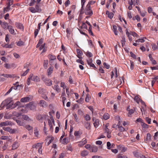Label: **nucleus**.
Segmentation results:
<instances>
[{
    "label": "nucleus",
    "instance_id": "obj_61",
    "mask_svg": "<svg viewBox=\"0 0 158 158\" xmlns=\"http://www.w3.org/2000/svg\"><path fill=\"white\" fill-rule=\"evenodd\" d=\"M103 64L104 66L106 68V69H109L110 68V65L108 64H107L106 62H104Z\"/></svg>",
    "mask_w": 158,
    "mask_h": 158
},
{
    "label": "nucleus",
    "instance_id": "obj_53",
    "mask_svg": "<svg viewBox=\"0 0 158 158\" xmlns=\"http://www.w3.org/2000/svg\"><path fill=\"white\" fill-rule=\"evenodd\" d=\"M106 145L108 149H110L112 148L111 147V143L110 142H107Z\"/></svg>",
    "mask_w": 158,
    "mask_h": 158
},
{
    "label": "nucleus",
    "instance_id": "obj_52",
    "mask_svg": "<svg viewBox=\"0 0 158 158\" xmlns=\"http://www.w3.org/2000/svg\"><path fill=\"white\" fill-rule=\"evenodd\" d=\"M63 143L65 144H67L69 142V140L68 138H65L63 139Z\"/></svg>",
    "mask_w": 158,
    "mask_h": 158
},
{
    "label": "nucleus",
    "instance_id": "obj_18",
    "mask_svg": "<svg viewBox=\"0 0 158 158\" xmlns=\"http://www.w3.org/2000/svg\"><path fill=\"white\" fill-rule=\"evenodd\" d=\"M16 27L19 29L23 30L24 27L23 25L19 23L16 22L15 23Z\"/></svg>",
    "mask_w": 158,
    "mask_h": 158
},
{
    "label": "nucleus",
    "instance_id": "obj_11",
    "mask_svg": "<svg viewBox=\"0 0 158 158\" xmlns=\"http://www.w3.org/2000/svg\"><path fill=\"white\" fill-rule=\"evenodd\" d=\"M39 104L40 106L43 108H45L47 106V104L46 102L43 100H41L40 101Z\"/></svg>",
    "mask_w": 158,
    "mask_h": 158
},
{
    "label": "nucleus",
    "instance_id": "obj_57",
    "mask_svg": "<svg viewBox=\"0 0 158 158\" xmlns=\"http://www.w3.org/2000/svg\"><path fill=\"white\" fill-rule=\"evenodd\" d=\"M39 30L38 29H35L34 31V37L35 38H36L38 33H39Z\"/></svg>",
    "mask_w": 158,
    "mask_h": 158
},
{
    "label": "nucleus",
    "instance_id": "obj_5",
    "mask_svg": "<svg viewBox=\"0 0 158 158\" xmlns=\"http://www.w3.org/2000/svg\"><path fill=\"white\" fill-rule=\"evenodd\" d=\"M42 79L43 80L47 86H50L52 85V81L50 79L45 78L44 77H42Z\"/></svg>",
    "mask_w": 158,
    "mask_h": 158
},
{
    "label": "nucleus",
    "instance_id": "obj_33",
    "mask_svg": "<svg viewBox=\"0 0 158 158\" xmlns=\"http://www.w3.org/2000/svg\"><path fill=\"white\" fill-rule=\"evenodd\" d=\"M25 128L29 131H31V132L32 131L33 127L30 125H27L25 126Z\"/></svg>",
    "mask_w": 158,
    "mask_h": 158
},
{
    "label": "nucleus",
    "instance_id": "obj_20",
    "mask_svg": "<svg viewBox=\"0 0 158 158\" xmlns=\"http://www.w3.org/2000/svg\"><path fill=\"white\" fill-rule=\"evenodd\" d=\"M42 143H38L35 144L32 146L33 148H36V149L40 148H42Z\"/></svg>",
    "mask_w": 158,
    "mask_h": 158
},
{
    "label": "nucleus",
    "instance_id": "obj_16",
    "mask_svg": "<svg viewBox=\"0 0 158 158\" xmlns=\"http://www.w3.org/2000/svg\"><path fill=\"white\" fill-rule=\"evenodd\" d=\"M109 126V123H106V124L104 126V125H103L104 127V129L105 131V132L106 133H109L110 132V130L108 129V127Z\"/></svg>",
    "mask_w": 158,
    "mask_h": 158
},
{
    "label": "nucleus",
    "instance_id": "obj_58",
    "mask_svg": "<svg viewBox=\"0 0 158 158\" xmlns=\"http://www.w3.org/2000/svg\"><path fill=\"white\" fill-rule=\"evenodd\" d=\"M152 48L154 50H156L158 48L157 46L154 44H153L152 45Z\"/></svg>",
    "mask_w": 158,
    "mask_h": 158
},
{
    "label": "nucleus",
    "instance_id": "obj_43",
    "mask_svg": "<svg viewBox=\"0 0 158 158\" xmlns=\"http://www.w3.org/2000/svg\"><path fill=\"white\" fill-rule=\"evenodd\" d=\"M141 125L144 128H148L149 127V126L144 123L143 122H142L141 124Z\"/></svg>",
    "mask_w": 158,
    "mask_h": 158
},
{
    "label": "nucleus",
    "instance_id": "obj_63",
    "mask_svg": "<svg viewBox=\"0 0 158 158\" xmlns=\"http://www.w3.org/2000/svg\"><path fill=\"white\" fill-rule=\"evenodd\" d=\"M69 82L70 84H73V80L71 76H70L69 77Z\"/></svg>",
    "mask_w": 158,
    "mask_h": 158
},
{
    "label": "nucleus",
    "instance_id": "obj_9",
    "mask_svg": "<svg viewBox=\"0 0 158 158\" xmlns=\"http://www.w3.org/2000/svg\"><path fill=\"white\" fill-rule=\"evenodd\" d=\"M87 143V140L85 138H83L82 140L81 141L78 142L77 143H78V145L79 146L81 147L83 146L85 144Z\"/></svg>",
    "mask_w": 158,
    "mask_h": 158
},
{
    "label": "nucleus",
    "instance_id": "obj_17",
    "mask_svg": "<svg viewBox=\"0 0 158 158\" xmlns=\"http://www.w3.org/2000/svg\"><path fill=\"white\" fill-rule=\"evenodd\" d=\"M151 134L149 133H147V134L146 138L144 139V141L146 143H148L149 141L151 140Z\"/></svg>",
    "mask_w": 158,
    "mask_h": 158
},
{
    "label": "nucleus",
    "instance_id": "obj_22",
    "mask_svg": "<svg viewBox=\"0 0 158 158\" xmlns=\"http://www.w3.org/2000/svg\"><path fill=\"white\" fill-rule=\"evenodd\" d=\"M12 139L10 137H8L7 136H2L1 137L0 139L7 140L8 141H11Z\"/></svg>",
    "mask_w": 158,
    "mask_h": 158
},
{
    "label": "nucleus",
    "instance_id": "obj_14",
    "mask_svg": "<svg viewBox=\"0 0 158 158\" xmlns=\"http://www.w3.org/2000/svg\"><path fill=\"white\" fill-rule=\"evenodd\" d=\"M48 58L49 59V62L52 63V60H54L56 59V56L52 54H49L48 56Z\"/></svg>",
    "mask_w": 158,
    "mask_h": 158
},
{
    "label": "nucleus",
    "instance_id": "obj_19",
    "mask_svg": "<svg viewBox=\"0 0 158 158\" xmlns=\"http://www.w3.org/2000/svg\"><path fill=\"white\" fill-rule=\"evenodd\" d=\"M19 143L17 142L14 143L12 145V150H15L19 146Z\"/></svg>",
    "mask_w": 158,
    "mask_h": 158
},
{
    "label": "nucleus",
    "instance_id": "obj_62",
    "mask_svg": "<svg viewBox=\"0 0 158 158\" xmlns=\"http://www.w3.org/2000/svg\"><path fill=\"white\" fill-rule=\"evenodd\" d=\"M36 1L35 0H31L29 3V6H33L34 4L36 2Z\"/></svg>",
    "mask_w": 158,
    "mask_h": 158
},
{
    "label": "nucleus",
    "instance_id": "obj_60",
    "mask_svg": "<svg viewBox=\"0 0 158 158\" xmlns=\"http://www.w3.org/2000/svg\"><path fill=\"white\" fill-rule=\"evenodd\" d=\"M130 63L131 64V66H130L131 69V70H132L134 68V63L131 60L130 61Z\"/></svg>",
    "mask_w": 158,
    "mask_h": 158
},
{
    "label": "nucleus",
    "instance_id": "obj_45",
    "mask_svg": "<svg viewBox=\"0 0 158 158\" xmlns=\"http://www.w3.org/2000/svg\"><path fill=\"white\" fill-rule=\"evenodd\" d=\"M48 64V60H45L44 61V66L45 69H47Z\"/></svg>",
    "mask_w": 158,
    "mask_h": 158
},
{
    "label": "nucleus",
    "instance_id": "obj_41",
    "mask_svg": "<svg viewBox=\"0 0 158 158\" xmlns=\"http://www.w3.org/2000/svg\"><path fill=\"white\" fill-rule=\"evenodd\" d=\"M34 133L35 136L37 137L39 135V131L37 127L35 128Z\"/></svg>",
    "mask_w": 158,
    "mask_h": 158
},
{
    "label": "nucleus",
    "instance_id": "obj_32",
    "mask_svg": "<svg viewBox=\"0 0 158 158\" xmlns=\"http://www.w3.org/2000/svg\"><path fill=\"white\" fill-rule=\"evenodd\" d=\"M60 86L63 88L62 91H65V89H66L67 87L65 85V84L64 82H61L60 83Z\"/></svg>",
    "mask_w": 158,
    "mask_h": 158
},
{
    "label": "nucleus",
    "instance_id": "obj_12",
    "mask_svg": "<svg viewBox=\"0 0 158 158\" xmlns=\"http://www.w3.org/2000/svg\"><path fill=\"white\" fill-rule=\"evenodd\" d=\"M12 125V123L11 122L7 121L0 123V127H2L3 126H7L8 125Z\"/></svg>",
    "mask_w": 158,
    "mask_h": 158
},
{
    "label": "nucleus",
    "instance_id": "obj_24",
    "mask_svg": "<svg viewBox=\"0 0 158 158\" xmlns=\"http://www.w3.org/2000/svg\"><path fill=\"white\" fill-rule=\"evenodd\" d=\"M94 125L95 128L98 127L100 125L99 120L98 119H95V121L94 123Z\"/></svg>",
    "mask_w": 158,
    "mask_h": 158
},
{
    "label": "nucleus",
    "instance_id": "obj_2",
    "mask_svg": "<svg viewBox=\"0 0 158 158\" xmlns=\"http://www.w3.org/2000/svg\"><path fill=\"white\" fill-rule=\"evenodd\" d=\"M29 10L32 13H40L42 11L40 4H36L34 7H31Z\"/></svg>",
    "mask_w": 158,
    "mask_h": 158
},
{
    "label": "nucleus",
    "instance_id": "obj_15",
    "mask_svg": "<svg viewBox=\"0 0 158 158\" xmlns=\"http://www.w3.org/2000/svg\"><path fill=\"white\" fill-rule=\"evenodd\" d=\"M31 99L29 97L23 98L20 100V102H29Z\"/></svg>",
    "mask_w": 158,
    "mask_h": 158
},
{
    "label": "nucleus",
    "instance_id": "obj_35",
    "mask_svg": "<svg viewBox=\"0 0 158 158\" xmlns=\"http://www.w3.org/2000/svg\"><path fill=\"white\" fill-rule=\"evenodd\" d=\"M22 118L24 120L27 121H31V119L29 118V117L26 115H23L22 116Z\"/></svg>",
    "mask_w": 158,
    "mask_h": 158
},
{
    "label": "nucleus",
    "instance_id": "obj_34",
    "mask_svg": "<svg viewBox=\"0 0 158 158\" xmlns=\"http://www.w3.org/2000/svg\"><path fill=\"white\" fill-rule=\"evenodd\" d=\"M38 92L41 95L44 93H46V90L42 88H40L38 90Z\"/></svg>",
    "mask_w": 158,
    "mask_h": 158
},
{
    "label": "nucleus",
    "instance_id": "obj_8",
    "mask_svg": "<svg viewBox=\"0 0 158 158\" xmlns=\"http://www.w3.org/2000/svg\"><path fill=\"white\" fill-rule=\"evenodd\" d=\"M117 148L122 152H125L127 150V148L123 145H119L117 146Z\"/></svg>",
    "mask_w": 158,
    "mask_h": 158
},
{
    "label": "nucleus",
    "instance_id": "obj_21",
    "mask_svg": "<svg viewBox=\"0 0 158 158\" xmlns=\"http://www.w3.org/2000/svg\"><path fill=\"white\" fill-rule=\"evenodd\" d=\"M52 87L57 93H59L60 91V89L58 85H54L53 86H52Z\"/></svg>",
    "mask_w": 158,
    "mask_h": 158
},
{
    "label": "nucleus",
    "instance_id": "obj_36",
    "mask_svg": "<svg viewBox=\"0 0 158 158\" xmlns=\"http://www.w3.org/2000/svg\"><path fill=\"white\" fill-rule=\"evenodd\" d=\"M36 118L38 120L40 121H42L43 120V118L41 114H39L37 116Z\"/></svg>",
    "mask_w": 158,
    "mask_h": 158
},
{
    "label": "nucleus",
    "instance_id": "obj_40",
    "mask_svg": "<svg viewBox=\"0 0 158 158\" xmlns=\"http://www.w3.org/2000/svg\"><path fill=\"white\" fill-rule=\"evenodd\" d=\"M2 76H3L5 77L8 78V77H14V75H11L10 74H2Z\"/></svg>",
    "mask_w": 158,
    "mask_h": 158
},
{
    "label": "nucleus",
    "instance_id": "obj_59",
    "mask_svg": "<svg viewBox=\"0 0 158 158\" xmlns=\"http://www.w3.org/2000/svg\"><path fill=\"white\" fill-rule=\"evenodd\" d=\"M16 121L18 124L20 126H23V123L19 120H16Z\"/></svg>",
    "mask_w": 158,
    "mask_h": 158
},
{
    "label": "nucleus",
    "instance_id": "obj_46",
    "mask_svg": "<svg viewBox=\"0 0 158 158\" xmlns=\"http://www.w3.org/2000/svg\"><path fill=\"white\" fill-rule=\"evenodd\" d=\"M46 93H44L41 95L42 97L44 98L45 100L48 101H49V98L45 94Z\"/></svg>",
    "mask_w": 158,
    "mask_h": 158
},
{
    "label": "nucleus",
    "instance_id": "obj_10",
    "mask_svg": "<svg viewBox=\"0 0 158 158\" xmlns=\"http://www.w3.org/2000/svg\"><path fill=\"white\" fill-rule=\"evenodd\" d=\"M54 138L52 136H48L47 137L46 140V141H48V142L46 144L47 146H48L50 143H51L54 140Z\"/></svg>",
    "mask_w": 158,
    "mask_h": 158
},
{
    "label": "nucleus",
    "instance_id": "obj_64",
    "mask_svg": "<svg viewBox=\"0 0 158 158\" xmlns=\"http://www.w3.org/2000/svg\"><path fill=\"white\" fill-rule=\"evenodd\" d=\"M117 157L118 158H127L126 156L123 155L121 154L118 155Z\"/></svg>",
    "mask_w": 158,
    "mask_h": 158
},
{
    "label": "nucleus",
    "instance_id": "obj_54",
    "mask_svg": "<svg viewBox=\"0 0 158 158\" xmlns=\"http://www.w3.org/2000/svg\"><path fill=\"white\" fill-rule=\"evenodd\" d=\"M89 33L92 35H93V33L92 31V26L89 27L88 29Z\"/></svg>",
    "mask_w": 158,
    "mask_h": 158
},
{
    "label": "nucleus",
    "instance_id": "obj_28",
    "mask_svg": "<svg viewBox=\"0 0 158 158\" xmlns=\"http://www.w3.org/2000/svg\"><path fill=\"white\" fill-rule=\"evenodd\" d=\"M98 148L96 146H91L90 151L92 152H96L98 151Z\"/></svg>",
    "mask_w": 158,
    "mask_h": 158
},
{
    "label": "nucleus",
    "instance_id": "obj_7",
    "mask_svg": "<svg viewBox=\"0 0 158 158\" xmlns=\"http://www.w3.org/2000/svg\"><path fill=\"white\" fill-rule=\"evenodd\" d=\"M26 106L27 108H29L31 110H34L35 109L34 104L32 102L26 104Z\"/></svg>",
    "mask_w": 158,
    "mask_h": 158
},
{
    "label": "nucleus",
    "instance_id": "obj_56",
    "mask_svg": "<svg viewBox=\"0 0 158 158\" xmlns=\"http://www.w3.org/2000/svg\"><path fill=\"white\" fill-rule=\"evenodd\" d=\"M4 67L6 69H9L11 68L10 64L8 63H6L4 64Z\"/></svg>",
    "mask_w": 158,
    "mask_h": 158
},
{
    "label": "nucleus",
    "instance_id": "obj_4",
    "mask_svg": "<svg viewBox=\"0 0 158 158\" xmlns=\"http://www.w3.org/2000/svg\"><path fill=\"white\" fill-rule=\"evenodd\" d=\"M84 13L86 15L91 16L93 14L92 10L91 8V6L89 4H87L84 10Z\"/></svg>",
    "mask_w": 158,
    "mask_h": 158
},
{
    "label": "nucleus",
    "instance_id": "obj_1",
    "mask_svg": "<svg viewBox=\"0 0 158 158\" xmlns=\"http://www.w3.org/2000/svg\"><path fill=\"white\" fill-rule=\"evenodd\" d=\"M13 105H14V104L12 98H8L2 102L1 106H6L7 109H11L14 108H12Z\"/></svg>",
    "mask_w": 158,
    "mask_h": 158
},
{
    "label": "nucleus",
    "instance_id": "obj_39",
    "mask_svg": "<svg viewBox=\"0 0 158 158\" xmlns=\"http://www.w3.org/2000/svg\"><path fill=\"white\" fill-rule=\"evenodd\" d=\"M12 114L13 115L15 116L16 117H18L21 116V113H18L16 112H12Z\"/></svg>",
    "mask_w": 158,
    "mask_h": 158
},
{
    "label": "nucleus",
    "instance_id": "obj_44",
    "mask_svg": "<svg viewBox=\"0 0 158 158\" xmlns=\"http://www.w3.org/2000/svg\"><path fill=\"white\" fill-rule=\"evenodd\" d=\"M77 52L78 55L79 56H78V57L79 58H80L79 56H81L83 54L82 52L79 49H77Z\"/></svg>",
    "mask_w": 158,
    "mask_h": 158
},
{
    "label": "nucleus",
    "instance_id": "obj_37",
    "mask_svg": "<svg viewBox=\"0 0 158 158\" xmlns=\"http://www.w3.org/2000/svg\"><path fill=\"white\" fill-rule=\"evenodd\" d=\"M103 118L105 120H107L110 118V115L108 113H105L103 115Z\"/></svg>",
    "mask_w": 158,
    "mask_h": 158
},
{
    "label": "nucleus",
    "instance_id": "obj_42",
    "mask_svg": "<svg viewBox=\"0 0 158 158\" xmlns=\"http://www.w3.org/2000/svg\"><path fill=\"white\" fill-rule=\"evenodd\" d=\"M84 118L85 120L86 121H89L91 119V117L88 114H86Z\"/></svg>",
    "mask_w": 158,
    "mask_h": 158
},
{
    "label": "nucleus",
    "instance_id": "obj_31",
    "mask_svg": "<svg viewBox=\"0 0 158 158\" xmlns=\"http://www.w3.org/2000/svg\"><path fill=\"white\" fill-rule=\"evenodd\" d=\"M84 126L85 128L89 130L90 129V124L88 122H85Z\"/></svg>",
    "mask_w": 158,
    "mask_h": 158
},
{
    "label": "nucleus",
    "instance_id": "obj_23",
    "mask_svg": "<svg viewBox=\"0 0 158 158\" xmlns=\"http://www.w3.org/2000/svg\"><path fill=\"white\" fill-rule=\"evenodd\" d=\"M53 67V66L50 67L47 70L48 75V76L51 75L52 73Z\"/></svg>",
    "mask_w": 158,
    "mask_h": 158
},
{
    "label": "nucleus",
    "instance_id": "obj_3",
    "mask_svg": "<svg viewBox=\"0 0 158 158\" xmlns=\"http://www.w3.org/2000/svg\"><path fill=\"white\" fill-rule=\"evenodd\" d=\"M32 80L35 82L40 81V80L39 77L37 76L34 75L32 73L31 74L27 80V84L29 85L31 83V81Z\"/></svg>",
    "mask_w": 158,
    "mask_h": 158
},
{
    "label": "nucleus",
    "instance_id": "obj_51",
    "mask_svg": "<svg viewBox=\"0 0 158 158\" xmlns=\"http://www.w3.org/2000/svg\"><path fill=\"white\" fill-rule=\"evenodd\" d=\"M88 43L90 47V48H92L94 47V46L93 45L92 41L91 40H88Z\"/></svg>",
    "mask_w": 158,
    "mask_h": 158
},
{
    "label": "nucleus",
    "instance_id": "obj_50",
    "mask_svg": "<svg viewBox=\"0 0 158 158\" xmlns=\"http://www.w3.org/2000/svg\"><path fill=\"white\" fill-rule=\"evenodd\" d=\"M81 29H85L87 30V26L85 23H82V26L81 27Z\"/></svg>",
    "mask_w": 158,
    "mask_h": 158
},
{
    "label": "nucleus",
    "instance_id": "obj_27",
    "mask_svg": "<svg viewBox=\"0 0 158 158\" xmlns=\"http://www.w3.org/2000/svg\"><path fill=\"white\" fill-rule=\"evenodd\" d=\"M122 40H121V42L122 44V45L123 47V46H124L125 42V35H123L121 37Z\"/></svg>",
    "mask_w": 158,
    "mask_h": 158
},
{
    "label": "nucleus",
    "instance_id": "obj_25",
    "mask_svg": "<svg viewBox=\"0 0 158 158\" xmlns=\"http://www.w3.org/2000/svg\"><path fill=\"white\" fill-rule=\"evenodd\" d=\"M82 134V132L81 131H76L74 132V135L77 138H80Z\"/></svg>",
    "mask_w": 158,
    "mask_h": 158
},
{
    "label": "nucleus",
    "instance_id": "obj_26",
    "mask_svg": "<svg viewBox=\"0 0 158 158\" xmlns=\"http://www.w3.org/2000/svg\"><path fill=\"white\" fill-rule=\"evenodd\" d=\"M1 27L4 29H8V23L5 22H3L2 23Z\"/></svg>",
    "mask_w": 158,
    "mask_h": 158
},
{
    "label": "nucleus",
    "instance_id": "obj_48",
    "mask_svg": "<svg viewBox=\"0 0 158 158\" xmlns=\"http://www.w3.org/2000/svg\"><path fill=\"white\" fill-rule=\"evenodd\" d=\"M134 111L133 109H131L130 110H129L128 116L129 117H131V115L134 113Z\"/></svg>",
    "mask_w": 158,
    "mask_h": 158
},
{
    "label": "nucleus",
    "instance_id": "obj_29",
    "mask_svg": "<svg viewBox=\"0 0 158 158\" xmlns=\"http://www.w3.org/2000/svg\"><path fill=\"white\" fill-rule=\"evenodd\" d=\"M106 14L108 15V17L110 19H111L113 17L114 14L112 12H110L108 11H106Z\"/></svg>",
    "mask_w": 158,
    "mask_h": 158
},
{
    "label": "nucleus",
    "instance_id": "obj_47",
    "mask_svg": "<svg viewBox=\"0 0 158 158\" xmlns=\"http://www.w3.org/2000/svg\"><path fill=\"white\" fill-rule=\"evenodd\" d=\"M90 96L89 94H87L86 95V97L85 99V101L86 102H89L90 100Z\"/></svg>",
    "mask_w": 158,
    "mask_h": 158
},
{
    "label": "nucleus",
    "instance_id": "obj_30",
    "mask_svg": "<svg viewBox=\"0 0 158 158\" xmlns=\"http://www.w3.org/2000/svg\"><path fill=\"white\" fill-rule=\"evenodd\" d=\"M88 154V152L87 151L84 150L82 151L81 153V156L83 157H85Z\"/></svg>",
    "mask_w": 158,
    "mask_h": 158
},
{
    "label": "nucleus",
    "instance_id": "obj_55",
    "mask_svg": "<svg viewBox=\"0 0 158 158\" xmlns=\"http://www.w3.org/2000/svg\"><path fill=\"white\" fill-rule=\"evenodd\" d=\"M85 54H86V56H87L89 57H91L93 56L91 52H88V51L86 52Z\"/></svg>",
    "mask_w": 158,
    "mask_h": 158
},
{
    "label": "nucleus",
    "instance_id": "obj_38",
    "mask_svg": "<svg viewBox=\"0 0 158 158\" xmlns=\"http://www.w3.org/2000/svg\"><path fill=\"white\" fill-rule=\"evenodd\" d=\"M16 44L17 45L19 46H21L24 45V42L21 40L19 41L18 42H16Z\"/></svg>",
    "mask_w": 158,
    "mask_h": 158
},
{
    "label": "nucleus",
    "instance_id": "obj_13",
    "mask_svg": "<svg viewBox=\"0 0 158 158\" xmlns=\"http://www.w3.org/2000/svg\"><path fill=\"white\" fill-rule=\"evenodd\" d=\"M7 29L9 30V32L12 35H15L16 34L13 27L9 25L8 26Z\"/></svg>",
    "mask_w": 158,
    "mask_h": 158
},
{
    "label": "nucleus",
    "instance_id": "obj_49",
    "mask_svg": "<svg viewBox=\"0 0 158 158\" xmlns=\"http://www.w3.org/2000/svg\"><path fill=\"white\" fill-rule=\"evenodd\" d=\"M13 85H16L14 86H12V87H13V89L16 90L17 89V87L19 86V82H17L15 84H13Z\"/></svg>",
    "mask_w": 158,
    "mask_h": 158
},
{
    "label": "nucleus",
    "instance_id": "obj_6",
    "mask_svg": "<svg viewBox=\"0 0 158 158\" xmlns=\"http://www.w3.org/2000/svg\"><path fill=\"white\" fill-rule=\"evenodd\" d=\"M3 129L6 131L9 132L10 133H15L17 131V130L12 129L11 128L8 127H4Z\"/></svg>",
    "mask_w": 158,
    "mask_h": 158
}]
</instances>
